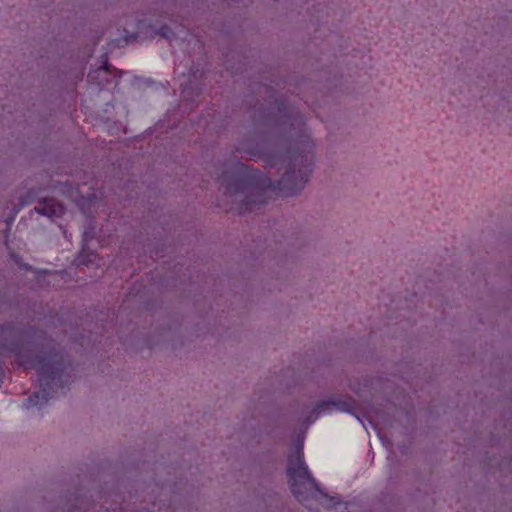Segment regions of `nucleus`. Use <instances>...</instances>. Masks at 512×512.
<instances>
[{
  "instance_id": "nucleus-3",
  "label": "nucleus",
  "mask_w": 512,
  "mask_h": 512,
  "mask_svg": "<svg viewBox=\"0 0 512 512\" xmlns=\"http://www.w3.org/2000/svg\"><path fill=\"white\" fill-rule=\"evenodd\" d=\"M332 408H335L336 410L340 412L349 413L352 415H355L358 420H360V417L357 415L356 412V402L353 398L348 396H341L337 397L331 401L328 402H321L319 403L314 412L322 413V412H330Z\"/></svg>"
},
{
  "instance_id": "nucleus-4",
  "label": "nucleus",
  "mask_w": 512,
  "mask_h": 512,
  "mask_svg": "<svg viewBox=\"0 0 512 512\" xmlns=\"http://www.w3.org/2000/svg\"><path fill=\"white\" fill-rule=\"evenodd\" d=\"M37 213L47 217H60L64 214L65 207L54 199H44L35 207Z\"/></svg>"
},
{
  "instance_id": "nucleus-9",
  "label": "nucleus",
  "mask_w": 512,
  "mask_h": 512,
  "mask_svg": "<svg viewBox=\"0 0 512 512\" xmlns=\"http://www.w3.org/2000/svg\"><path fill=\"white\" fill-rule=\"evenodd\" d=\"M378 438L382 444H384V434L379 430L378 431Z\"/></svg>"
},
{
  "instance_id": "nucleus-1",
  "label": "nucleus",
  "mask_w": 512,
  "mask_h": 512,
  "mask_svg": "<svg viewBox=\"0 0 512 512\" xmlns=\"http://www.w3.org/2000/svg\"><path fill=\"white\" fill-rule=\"evenodd\" d=\"M297 149L288 151V167L279 181L265 173L237 162L219 177L220 188L229 196L244 194L243 212L253 211L266 204L270 194L293 196L308 182L314 164L315 144L306 133L300 136Z\"/></svg>"
},
{
  "instance_id": "nucleus-2",
  "label": "nucleus",
  "mask_w": 512,
  "mask_h": 512,
  "mask_svg": "<svg viewBox=\"0 0 512 512\" xmlns=\"http://www.w3.org/2000/svg\"><path fill=\"white\" fill-rule=\"evenodd\" d=\"M287 477L290 490L299 502H304L307 498V492L324 495L319 484L312 477L303 457L301 448L296 449L288 458Z\"/></svg>"
},
{
  "instance_id": "nucleus-7",
  "label": "nucleus",
  "mask_w": 512,
  "mask_h": 512,
  "mask_svg": "<svg viewBox=\"0 0 512 512\" xmlns=\"http://www.w3.org/2000/svg\"><path fill=\"white\" fill-rule=\"evenodd\" d=\"M89 237H90L89 232H88V231H85V232L83 233V242H84V244H87V242H88V240H89Z\"/></svg>"
},
{
  "instance_id": "nucleus-11",
  "label": "nucleus",
  "mask_w": 512,
  "mask_h": 512,
  "mask_svg": "<svg viewBox=\"0 0 512 512\" xmlns=\"http://www.w3.org/2000/svg\"><path fill=\"white\" fill-rule=\"evenodd\" d=\"M388 444H389V442H388V440L386 439V442H385L386 450L388 449Z\"/></svg>"
},
{
  "instance_id": "nucleus-10",
  "label": "nucleus",
  "mask_w": 512,
  "mask_h": 512,
  "mask_svg": "<svg viewBox=\"0 0 512 512\" xmlns=\"http://www.w3.org/2000/svg\"><path fill=\"white\" fill-rule=\"evenodd\" d=\"M13 221H14V218H10V219H8V220L6 221L8 228H10V226H11V225H12V223H13Z\"/></svg>"
},
{
  "instance_id": "nucleus-8",
  "label": "nucleus",
  "mask_w": 512,
  "mask_h": 512,
  "mask_svg": "<svg viewBox=\"0 0 512 512\" xmlns=\"http://www.w3.org/2000/svg\"><path fill=\"white\" fill-rule=\"evenodd\" d=\"M83 253H84V248L82 249V252H81V254H80V255H79V257H78V262H79L80 264H86V261H85L84 259H82V255H83Z\"/></svg>"
},
{
  "instance_id": "nucleus-6",
  "label": "nucleus",
  "mask_w": 512,
  "mask_h": 512,
  "mask_svg": "<svg viewBox=\"0 0 512 512\" xmlns=\"http://www.w3.org/2000/svg\"><path fill=\"white\" fill-rule=\"evenodd\" d=\"M157 34L160 35L162 38L167 40H172L174 33L168 26H161L160 29L157 31Z\"/></svg>"
},
{
  "instance_id": "nucleus-5",
  "label": "nucleus",
  "mask_w": 512,
  "mask_h": 512,
  "mask_svg": "<svg viewBox=\"0 0 512 512\" xmlns=\"http://www.w3.org/2000/svg\"><path fill=\"white\" fill-rule=\"evenodd\" d=\"M111 68L112 67H111V65L108 62L107 56H105L104 59H103L102 64L100 65V67L97 70H95L93 72H90L88 74V80L90 82H93L96 79V74H98L100 72L110 73Z\"/></svg>"
}]
</instances>
